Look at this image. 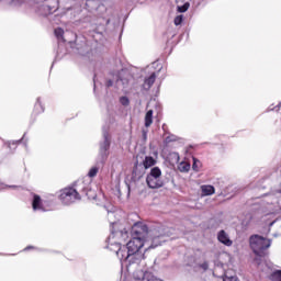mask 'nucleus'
Returning <instances> with one entry per match:
<instances>
[{
    "instance_id": "obj_5",
    "label": "nucleus",
    "mask_w": 281,
    "mask_h": 281,
    "mask_svg": "<svg viewBox=\"0 0 281 281\" xmlns=\"http://www.w3.org/2000/svg\"><path fill=\"white\" fill-rule=\"evenodd\" d=\"M109 148H111V136L106 130H103V142L100 143V155L102 159L109 157Z\"/></svg>"
},
{
    "instance_id": "obj_23",
    "label": "nucleus",
    "mask_w": 281,
    "mask_h": 281,
    "mask_svg": "<svg viewBox=\"0 0 281 281\" xmlns=\"http://www.w3.org/2000/svg\"><path fill=\"white\" fill-rule=\"evenodd\" d=\"M175 25H181L183 23V15H178L173 20Z\"/></svg>"
},
{
    "instance_id": "obj_24",
    "label": "nucleus",
    "mask_w": 281,
    "mask_h": 281,
    "mask_svg": "<svg viewBox=\"0 0 281 281\" xmlns=\"http://www.w3.org/2000/svg\"><path fill=\"white\" fill-rule=\"evenodd\" d=\"M161 236H164L162 234H160V235H154V237H153V245L150 246L151 248H155V247H157L159 244H155V243H157V238H161Z\"/></svg>"
},
{
    "instance_id": "obj_34",
    "label": "nucleus",
    "mask_w": 281,
    "mask_h": 281,
    "mask_svg": "<svg viewBox=\"0 0 281 281\" xmlns=\"http://www.w3.org/2000/svg\"><path fill=\"white\" fill-rule=\"evenodd\" d=\"M125 76H131V74H128V72H125Z\"/></svg>"
},
{
    "instance_id": "obj_14",
    "label": "nucleus",
    "mask_w": 281,
    "mask_h": 281,
    "mask_svg": "<svg viewBox=\"0 0 281 281\" xmlns=\"http://www.w3.org/2000/svg\"><path fill=\"white\" fill-rule=\"evenodd\" d=\"M178 170L180 172H190V162L182 161L178 165Z\"/></svg>"
},
{
    "instance_id": "obj_28",
    "label": "nucleus",
    "mask_w": 281,
    "mask_h": 281,
    "mask_svg": "<svg viewBox=\"0 0 281 281\" xmlns=\"http://www.w3.org/2000/svg\"><path fill=\"white\" fill-rule=\"evenodd\" d=\"M105 86L109 88V87H113V80L109 79L106 82H105Z\"/></svg>"
},
{
    "instance_id": "obj_18",
    "label": "nucleus",
    "mask_w": 281,
    "mask_h": 281,
    "mask_svg": "<svg viewBox=\"0 0 281 281\" xmlns=\"http://www.w3.org/2000/svg\"><path fill=\"white\" fill-rule=\"evenodd\" d=\"M146 280L147 281H164V280L153 276V273H150V272L146 274Z\"/></svg>"
},
{
    "instance_id": "obj_30",
    "label": "nucleus",
    "mask_w": 281,
    "mask_h": 281,
    "mask_svg": "<svg viewBox=\"0 0 281 281\" xmlns=\"http://www.w3.org/2000/svg\"><path fill=\"white\" fill-rule=\"evenodd\" d=\"M120 234H121V236H124V238H126L128 236V232H126V231H121Z\"/></svg>"
},
{
    "instance_id": "obj_8",
    "label": "nucleus",
    "mask_w": 281,
    "mask_h": 281,
    "mask_svg": "<svg viewBox=\"0 0 281 281\" xmlns=\"http://www.w3.org/2000/svg\"><path fill=\"white\" fill-rule=\"evenodd\" d=\"M217 239L222 245H225L226 247H232L233 241L229 239V235L225 231H220L217 234Z\"/></svg>"
},
{
    "instance_id": "obj_22",
    "label": "nucleus",
    "mask_w": 281,
    "mask_h": 281,
    "mask_svg": "<svg viewBox=\"0 0 281 281\" xmlns=\"http://www.w3.org/2000/svg\"><path fill=\"white\" fill-rule=\"evenodd\" d=\"M98 170H99L98 167H92L88 173V177H91V178L95 177L98 175Z\"/></svg>"
},
{
    "instance_id": "obj_16",
    "label": "nucleus",
    "mask_w": 281,
    "mask_h": 281,
    "mask_svg": "<svg viewBox=\"0 0 281 281\" xmlns=\"http://www.w3.org/2000/svg\"><path fill=\"white\" fill-rule=\"evenodd\" d=\"M271 281H281V270H277L270 274Z\"/></svg>"
},
{
    "instance_id": "obj_2",
    "label": "nucleus",
    "mask_w": 281,
    "mask_h": 281,
    "mask_svg": "<svg viewBox=\"0 0 281 281\" xmlns=\"http://www.w3.org/2000/svg\"><path fill=\"white\" fill-rule=\"evenodd\" d=\"M250 248L256 256H265L266 249L271 247L270 239H267L260 235H252L249 238Z\"/></svg>"
},
{
    "instance_id": "obj_7",
    "label": "nucleus",
    "mask_w": 281,
    "mask_h": 281,
    "mask_svg": "<svg viewBox=\"0 0 281 281\" xmlns=\"http://www.w3.org/2000/svg\"><path fill=\"white\" fill-rule=\"evenodd\" d=\"M145 258L146 256L144 255V252H134L130 255L127 262L130 265H139V262H142V260H145Z\"/></svg>"
},
{
    "instance_id": "obj_9",
    "label": "nucleus",
    "mask_w": 281,
    "mask_h": 281,
    "mask_svg": "<svg viewBox=\"0 0 281 281\" xmlns=\"http://www.w3.org/2000/svg\"><path fill=\"white\" fill-rule=\"evenodd\" d=\"M155 80H157V75L153 72L148 78L145 79L143 83V89H145V91L150 90L153 85H155Z\"/></svg>"
},
{
    "instance_id": "obj_29",
    "label": "nucleus",
    "mask_w": 281,
    "mask_h": 281,
    "mask_svg": "<svg viewBox=\"0 0 281 281\" xmlns=\"http://www.w3.org/2000/svg\"><path fill=\"white\" fill-rule=\"evenodd\" d=\"M120 81L123 82V85H128V78H120Z\"/></svg>"
},
{
    "instance_id": "obj_6",
    "label": "nucleus",
    "mask_w": 281,
    "mask_h": 281,
    "mask_svg": "<svg viewBox=\"0 0 281 281\" xmlns=\"http://www.w3.org/2000/svg\"><path fill=\"white\" fill-rule=\"evenodd\" d=\"M114 247H116L115 254L120 260H125V262L128 261V258H131V252L127 246H120V244H115Z\"/></svg>"
},
{
    "instance_id": "obj_25",
    "label": "nucleus",
    "mask_w": 281,
    "mask_h": 281,
    "mask_svg": "<svg viewBox=\"0 0 281 281\" xmlns=\"http://www.w3.org/2000/svg\"><path fill=\"white\" fill-rule=\"evenodd\" d=\"M223 281H240V279H238L236 276H225Z\"/></svg>"
},
{
    "instance_id": "obj_31",
    "label": "nucleus",
    "mask_w": 281,
    "mask_h": 281,
    "mask_svg": "<svg viewBox=\"0 0 281 281\" xmlns=\"http://www.w3.org/2000/svg\"><path fill=\"white\" fill-rule=\"evenodd\" d=\"M143 137H144V139H146V137H147V132L144 130H143Z\"/></svg>"
},
{
    "instance_id": "obj_20",
    "label": "nucleus",
    "mask_w": 281,
    "mask_h": 281,
    "mask_svg": "<svg viewBox=\"0 0 281 281\" xmlns=\"http://www.w3.org/2000/svg\"><path fill=\"white\" fill-rule=\"evenodd\" d=\"M63 34H65V31L63 29H60V27L55 29V36L57 38H63Z\"/></svg>"
},
{
    "instance_id": "obj_27",
    "label": "nucleus",
    "mask_w": 281,
    "mask_h": 281,
    "mask_svg": "<svg viewBox=\"0 0 281 281\" xmlns=\"http://www.w3.org/2000/svg\"><path fill=\"white\" fill-rule=\"evenodd\" d=\"M255 262L257 265H260V262H262V256L257 255V257L255 258Z\"/></svg>"
},
{
    "instance_id": "obj_12",
    "label": "nucleus",
    "mask_w": 281,
    "mask_h": 281,
    "mask_svg": "<svg viewBox=\"0 0 281 281\" xmlns=\"http://www.w3.org/2000/svg\"><path fill=\"white\" fill-rule=\"evenodd\" d=\"M155 164H157V161L155 158H153V156H146L145 160L143 161L144 168L146 169L151 168V166H155Z\"/></svg>"
},
{
    "instance_id": "obj_21",
    "label": "nucleus",
    "mask_w": 281,
    "mask_h": 281,
    "mask_svg": "<svg viewBox=\"0 0 281 281\" xmlns=\"http://www.w3.org/2000/svg\"><path fill=\"white\" fill-rule=\"evenodd\" d=\"M120 102L123 106H128V104H131V101L128 100V97H122L120 99Z\"/></svg>"
},
{
    "instance_id": "obj_15",
    "label": "nucleus",
    "mask_w": 281,
    "mask_h": 281,
    "mask_svg": "<svg viewBox=\"0 0 281 281\" xmlns=\"http://www.w3.org/2000/svg\"><path fill=\"white\" fill-rule=\"evenodd\" d=\"M149 272H144L142 270H138L136 272H134V279L135 280H146V276H148Z\"/></svg>"
},
{
    "instance_id": "obj_1",
    "label": "nucleus",
    "mask_w": 281,
    "mask_h": 281,
    "mask_svg": "<svg viewBox=\"0 0 281 281\" xmlns=\"http://www.w3.org/2000/svg\"><path fill=\"white\" fill-rule=\"evenodd\" d=\"M132 239L126 244L130 254L142 252L144 243L148 238V226L142 222H137L132 226Z\"/></svg>"
},
{
    "instance_id": "obj_33",
    "label": "nucleus",
    "mask_w": 281,
    "mask_h": 281,
    "mask_svg": "<svg viewBox=\"0 0 281 281\" xmlns=\"http://www.w3.org/2000/svg\"><path fill=\"white\" fill-rule=\"evenodd\" d=\"M176 157H177V161H179V155H176Z\"/></svg>"
},
{
    "instance_id": "obj_17",
    "label": "nucleus",
    "mask_w": 281,
    "mask_h": 281,
    "mask_svg": "<svg viewBox=\"0 0 281 281\" xmlns=\"http://www.w3.org/2000/svg\"><path fill=\"white\" fill-rule=\"evenodd\" d=\"M200 166H201V161H199L196 158H193L192 169H193L195 172H199Z\"/></svg>"
},
{
    "instance_id": "obj_13",
    "label": "nucleus",
    "mask_w": 281,
    "mask_h": 281,
    "mask_svg": "<svg viewBox=\"0 0 281 281\" xmlns=\"http://www.w3.org/2000/svg\"><path fill=\"white\" fill-rule=\"evenodd\" d=\"M153 110H149L145 114V126L146 128H149V126L153 125Z\"/></svg>"
},
{
    "instance_id": "obj_4",
    "label": "nucleus",
    "mask_w": 281,
    "mask_h": 281,
    "mask_svg": "<svg viewBox=\"0 0 281 281\" xmlns=\"http://www.w3.org/2000/svg\"><path fill=\"white\" fill-rule=\"evenodd\" d=\"M59 199L64 205H71V203L80 201V193L74 188H65L60 191Z\"/></svg>"
},
{
    "instance_id": "obj_26",
    "label": "nucleus",
    "mask_w": 281,
    "mask_h": 281,
    "mask_svg": "<svg viewBox=\"0 0 281 281\" xmlns=\"http://www.w3.org/2000/svg\"><path fill=\"white\" fill-rule=\"evenodd\" d=\"M199 267L200 269H203V271H207V269H210V263H207V261H204Z\"/></svg>"
},
{
    "instance_id": "obj_11",
    "label": "nucleus",
    "mask_w": 281,
    "mask_h": 281,
    "mask_svg": "<svg viewBox=\"0 0 281 281\" xmlns=\"http://www.w3.org/2000/svg\"><path fill=\"white\" fill-rule=\"evenodd\" d=\"M33 210H43V202L41 200V195H34L33 198Z\"/></svg>"
},
{
    "instance_id": "obj_32",
    "label": "nucleus",
    "mask_w": 281,
    "mask_h": 281,
    "mask_svg": "<svg viewBox=\"0 0 281 281\" xmlns=\"http://www.w3.org/2000/svg\"><path fill=\"white\" fill-rule=\"evenodd\" d=\"M86 196H88V199H91V196H89V191L86 192Z\"/></svg>"
},
{
    "instance_id": "obj_19",
    "label": "nucleus",
    "mask_w": 281,
    "mask_h": 281,
    "mask_svg": "<svg viewBox=\"0 0 281 281\" xmlns=\"http://www.w3.org/2000/svg\"><path fill=\"white\" fill-rule=\"evenodd\" d=\"M190 3L186 2L183 5L178 7V12H188Z\"/></svg>"
},
{
    "instance_id": "obj_10",
    "label": "nucleus",
    "mask_w": 281,
    "mask_h": 281,
    "mask_svg": "<svg viewBox=\"0 0 281 281\" xmlns=\"http://www.w3.org/2000/svg\"><path fill=\"white\" fill-rule=\"evenodd\" d=\"M201 190L204 196H212V194H214L215 192L214 186H210V184L202 186Z\"/></svg>"
},
{
    "instance_id": "obj_3",
    "label": "nucleus",
    "mask_w": 281,
    "mask_h": 281,
    "mask_svg": "<svg viewBox=\"0 0 281 281\" xmlns=\"http://www.w3.org/2000/svg\"><path fill=\"white\" fill-rule=\"evenodd\" d=\"M146 183L151 190L164 188V180H161V169H159V167L151 168L150 172L147 175Z\"/></svg>"
}]
</instances>
